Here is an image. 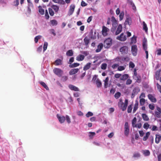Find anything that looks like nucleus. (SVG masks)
Segmentation results:
<instances>
[{"instance_id": "obj_1", "label": "nucleus", "mask_w": 161, "mask_h": 161, "mask_svg": "<svg viewBox=\"0 0 161 161\" xmlns=\"http://www.w3.org/2000/svg\"><path fill=\"white\" fill-rule=\"evenodd\" d=\"M128 104V100L126 99L125 103L123 102V100L121 98L119 99V101L118 103L119 107L122 110V111H125L127 108Z\"/></svg>"}, {"instance_id": "obj_2", "label": "nucleus", "mask_w": 161, "mask_h": 161, "mask_svg": "<svg viewBox=\"0 0 161 161\" xmlns=\"http://www.w3.org/2000/svg\"><path fill=\"white\" fill-rule=\"evenodd\" d=\"M111 21L112 22V27L111 28V31L114 32L115 31L118 25V23L114 16L112 17Z\"/></svg>"}, {"instance_id": "obj_3", "label": "nucleus", "mask_w": 161, "mask_h": 161, "mask_svg": "<svg viewBox=\"0 0 161 161\" xmlns=\"http://www.w3.org/2000/svg\"><path fill=\"white\" fill-rule=\"evenodd\" d=\"M112 39L110 38L106 39L104 42V46L105 48H108L109 47L112 45Z\"/></svg>"}, {"instance_id": "obj_4", "label": "nucleus", "mask_w": 161, "mask_h": 161, "mask_svg": "<svg viewBox=\"0 0 161 161\" xmlns=\"http://www.w3.org/2000/svg\"><path fill=\"white\" fill-rule=\"evenodd\" d=\"M54 73L59 77L62 76L63 73V71L61 69L58 68H55L53 69Z\"/></svg>"}, {"instance_id": "obj_5", "label": "nucleus", "mask_w": 161, "mask_h": 161, "mask_svg": "<svg viewBox=\"0 0 161 161\" xmlns=\"http://www.w3.org/2000/svg\"><path fill=\"white\" fill-rule=\"evenodd\" d=\"M129 133V126L128 123L127 122H126L125 124V135L127 136Z\"/></svg>"}, {"instance_id": "obj_6", "label": "nucleus", "mask_w": 161, "mask_h": 161, "mask_svg": "<svg viewBox=\"0 0 161 161\" xmlns=\"http://www.w3.org/2000/svg\"><path fill=\"white\" fill-rule=\"evenodd\" d=\"M131 51L133 56H136L137 51V46L136 45H133L131 46Z\"/></svg>"}, {"instance_id": "obj_7", "label": "nucleus", "mask_w": 161, "mask_h": 161, "mask_svg": "<svg viewBox=\"0 0 161 161\" xmlns=\"http://www.w3.org/2000/svg\"><path fill=\"white\" fill-rule=\"evenodd\" d=\"M119 51L122 54H127L128 52V47L126 46H123L120 48Z\"/></svg>"}, {"instance_id": "obj_8", "label": "nucleus", "mask_w": 161, "mask_h": 161, "mask_svg": "<svg viewBox=\"0 0 161 161\" xmlns=\"http://www.w3.org/2000/svg\"><path fill=\"white\" fill-rule=\"evenodd\" d=\"M161 108L158 107H157V111L155 112V116L158 118H160L161 117Z\"/></svg>"}, {"instance_id": "obj_9", "label": "nucleus", "mask_w": 161, "mask_h": 161, "mask_svg": "<svg viewBox=\"0 0 161 161\" xmlns=\"http://www.w3.org/2000/svg\"><path fill=\"white\" fill-rule=\"evenodd\" d=\"M109 31V29L104 26L102 27V34L104 36H106L108 35L107 32Z\"/></svg>"}, {"instance_id": "obj_10", "label": "nucleus", "mask_w": 161, "mask_h": 161, "mask_svg": "<svg viewBox=\"0 0 161 161\" xmlns=\"http://www.w3.org/2000/svg\"><path fill=\"white\" fill-rule=\"evenodd\" d=\"M116 39L121 41H125L126 39V37L125 35H124V33H122L120 36L117 37Z\"/></svg>"}, {"instance_id": "obj_11", "label": "nucleus", "mask_w": 161, "mask_h": 161, "mask_svg": "<svg viewBox=\"0 0 161 161\" xmlns=\"http://www.w3.org/2000/svg\"><path fill=\"white\" fill-rule=\"evenodd\" d=\"M140 89L138 87H136L133 89L131 94V97L133 98L135 95L137 94L139 92Z\"/></svg>"}, {"instance_id": "obj_12", "label": "nucleus", "mask_w": 161, "mask_h": 161, "mask_svg": "<svg viewBox=\"0 0 161 161\" xmlns=\"http://www.w3.org/2000/svg\"><path fill=\"white\" fill-rule=\"evenodd\" d=\"M75 8V6L74 4H72L70 5L68 12V15H70L73 14Z\"/></svg>"}, {"instance_id": "obj_13", "label": "nucleus", "mask_w": 161, "mask_h": 161, "mask_svg": "<svg viewBox=\"0 0 161 161\" xmlns=\"http://www.w3.org/2000/svg\"><path fill=\"white\" fill-rule=\"evenodd\" d=\"M69 88L71 90L75 91H79V89L77 87L71 85L69 84L68 86Z\"/></svg>"}, {"instance_id": "obj_14", "label": "nucleus", "mask_w": 161, "mask_h": 161, "mask_svg": "<svg viewBox=\"0 0 161 161\" xmlns=\"http://www.w3.org/2000/svg\"><path fill=\"white\" fill-rule=\"evenodd\" d=\"M122 26L121 24H119L117 28V30L115 32V35H118L122 31Z\"/></svg>"}, {"instance_id": "obj_15", "label": "nucleus", "mask_w": 161, "mask_h": 161, "mask_svg": "<svg viewBox=\"0 0 161 161\" xmlns=\"http://www.w3.org/2000/svg\"><path fill=\"white\" fill-rule=\"evenodd\" d=\"M57 116L59 122L61 123H64L65 120V118L64 116H60L58 114H57Z\"/></svg>"}, {"instance_id": "obj_16", "label": "nucleus", "mask_w": 161, "mask_h": 161, "mask_svg": "<svg viewBox=\"0 0 161 161\" xmlns=\"http://www.w3.org/2000/svg\"><path fill=\"white\" fill-rule=\"evenodd\" d=\"M148 97L149 100L153 102L156 103L157 101L156 99L152 94H149L148 95Z\"/></svg>"}, {"instance_id": "obj_17", "label": "nucleus", "mask_w": 161, "mask_h": 161, "mask_svg": "<svg viewBox=\"0 0 161 161\" xmlns=\"http://www.w3.org/2000/svg\"><path fill=\"white\" fill-rule=\"evenodd\" d=\"M103 47V44L102 43H100L97 46V48L96 50V52L98 53L100 52Z\"/></svg>"}, {"instance_id": "obj_18", "label": "nucleus", "mask_w": 161, "mask_h": 161, "mask_svg": "<svg viewBox=\"0 0 161 161\" xmlns=\"http://www.w3.org/2000/svg\"><path fill=\"white\" fill-rule=\"evenodd\" d=\"M79 69H74L70 70L69 72V74L70 75H72L76 73Z\"/></svg>"}, {"instance_id": "obj_19", "label": "nucleus", "mask_w": 161, "mask_h": 161, "mask_svg": "<svg viewBox=\"0 0 161 161\" xmlns=\"http://www.w3.org/2000/svg\"><path fill=\"white\" fill-rule=\"evenodd\" d=\"M161 140V136L159 135L156 134V135L155 137V142L156 143L158 144V143L160 140Z\"/></svg>"}, {"instance_id": "obj_20", "label": "nucleus", "mask_w": 161, "mask_h": 161, "mask_svg": "<svg viewBox=\"0 0 161 161\" xmlns=\"http://www.w3.org/2000/svg\"><path fill=\"white\" fill-rule=\"evenodd\" d=\"M54 64L56 66L61 65L62 64V60L60 59H57L55 61Z\"/></svg>"}, {"instance_id": "obj_21", "label": "nucleus", "mask_w": 161, "mask_h": 161, "mask_svg": "<svg viewBox=\"0 0 161 161\" xmlns=\"http://www.w3.org/2000/svg\"><path fill=\"white\" fill-rule=\"evenodd\" d=\"M85 56L84 55L80 54L76 57V60L78 61H82L84 58Z\"/></svg>"}, {"instance_id": "obj_22", "label": "nucleus", "mask_w": 161, "mask_h": 161, "mask_svg": "<svg viewBox=\"0 0 161 161\" xmlns=\"http://www.w3.org/2000/svg\"><path fill=\"white\" fill-rule=\"evenodd\" d=\"M121 76L120 78V80H125L129 77V75L127 74L123 75Z\"/></svg>"}, {"instance_id": "obj_23", "label": "nucleus", "mask_w": 161, "mask_h": 161, "mask_svg": "<svg viewBox=\"0 0 161 161\" xmlns=\"http://www.w3.org/2000/svg\"><path fill=\"white\" fill-rule=\"evenodd\" d=\"M138 102L137 101H136L134 105V106L133 110V113H135L138 108Z\"/></svg>"}, {"instance_id": "obj_24", "label": "nucleus", "mask_w": 161, "mask_h": 161, "mask_svg": "<svg viewBox=\"0 0 161 161\" xmlns=\"http://www.w3.org/2000/svg\"><path fill=\"white\" fill-rule=\"evenodd\" d=\"M51 7L54 10L55 13H57L59 10V7L58 6L52 5Z\"/></svg>"}, {"instance_id": "obj_25", "label": "nucleus", "mask_w": 161, "mask_h": 161, "mask_svg": "<svg viewBox=\"0 0 161 161\" xmlns=\"http://www.w3.org/2000/svg\"><path fill=\"white\" fill-rule=\"evenodd\" d=\"M96 84L98 88L102 86V83L98 78H97L96 81Z\"/></svg>"}, {"instance_id": "obj_26", "label": "nucleus", "mask_w": 161, "mask_h": 161, "mask_svg": "<svg viewBox=\"0 0 161 161\" xmlns=\"http://www.w3.org/2000/svg\"><path fill=\"white\" fill-rule=\"evenodd\" d=\"M84 42L85 43V45L87 46L90 42V39L87 37L86 36L84 39Z\"/></svg>"}, {"instance_id": "obj_27", "label": "nucleus", "mask_w": 161, "mask_h": 161, "mask_svg": "<svg viewBox=\"0 0 161 161\" xmlns=\"http://www.w3.org/2000/svg\"><path fill=\"white\" fill-rule=\"evenodd\" d=\"M91 63H87L83 67V70H86L89 69L91 67Z\"/></svg>"}, {"instance_id": "obj_28", "label": "nucleus", "mask_w": 161, "mask_h": 161, "mask_svg": "<svg viewBox=\"0 0 161 161\" xmlns=\"http://www.w3.org/2000/svg\"><path fill=\"white\" fill-rule=\"evenodd\" d=\"M66 55L68 56H71L73 55V52L72 50H69L66 53Z\"/></svg>"}, {"instance_id": "obj_29", "label": "nucleus", "mask_w": 161, "mask_h": 161, "mask_svg": "<svg viewBox=\"0 0 161 161\" xmlns=\"http://www.w3.org/2000/svg\"><path fill=\"white\" fill-rule=\"evenodd\" d=\"M39 83L47 90H49V88L46 85L45 82L42 81H41L39 82Z\"/></svg>"}, {"instance_id": "obj_30", "label": "nucleus", "mask_w": 161, "mask_h": 161, "mask_svg": "<svg viewBox=\"0 0 161 161\" xmlns=\"http://www.w3.org/2000/svg\"><path fill=\"white\" fill-rule=\"evenodd\" d=\"M38 8L39 13L42 15L44 14V10L42 8V7L40 6L38 7Z\"/></svg>"}, {"instance_id": "obj_31", "label": "nucleus", "mask_w": 161, "mask_h": 161, "mask_svg": "<svg viewBox=\"0 0 161 161\" xmlns=\"http://www.w3.org/2000/svg\"><path fill=\"white\" fill-rule=\"evenodd\" d=\"M109 80V78L108 77H107L106 78L105 80H104V87L105 88H107L108 87V82Z\"/></svg>"}, {"instance_id": "obj_32", "label": "nucleus", "mask_w": 161, "mask_h": 161, "mask_svg": "<svg viewBox=\"0 0 161 161\" xmlns=\"http://www.w3.org/2000/svg\"><path fill=\"white\" fill-rule=\"evenodd\" d=\"M53 1L55 3L61 4H64L65 3V2L63 0H53Z\"/></svg>"}, {"instance_id": "obj_33", "label": "nucleus", "mask_w": 161, "mask_h": 161, "mask_svg": "<svg viewBox=\"0 0 161 161\" xmlns=\"http://www.w3.org/2000/svg\"><path fill=\"white\" fill-rule=\"evenodd\" d=\"M132 23V21L130 18H127L126 19L125 23V24H128L129 25H130Z\"/></svg>"}, {"instance_id": "obj_34", "label": "nucleus", "mask_w": 161, "mask_h": 161, "mask_svg": "<svg viewBox=\"0 0 161 161\" xmlns=\"http://www.w3.org/2000/svg\"><path fill=\"white\" fill-rule=\"evenodd\" d=\"M142 116L144 120L147 121L149 119L147 116L145 114H142Z\"/></svg>"}, {"instance_id": "obj_35", "label": "nucleus", "mask_w": 161, "mask_h": 161, "mask_svg": "<svg viewBox=\"0 0 161 161\" xmlns=\"http://www.w3.org/2000/svg\"><path fill=\"white\" fill-rule=\"evenodd\" d=\"M150 135V133L149 132H147L146 134V135L143 138V140L144 141H146L147 138H148L149 136Z\"/></svg>"}, {"instance_id": "obj_36", "label": "nucleus", "mask_w": 161, "mask_h": 161, "mask_svg": "<svg viewBox=\"0 0 161 161\" xmlns=\"http://www.w3.org/2000/svg\"><path fill=\"white\" fill-rule=\"evenodd\" d=\"M80 64L78 63H74L72 64H70L69 66L70 68H74L79 66Z\"/></svg>"}, {"instance_id": "obj_37", "label": "nucleus", "mask_w": 161, "mask_h": 161, "mask_svg": "<svg viewBox=\"0 0 161 161\" xmlns=\"http://www.w3.org/2000/svg\"><path fill=\"white\" fill-rule=\"evenodd\" d=\"M145 103V100L143 98H141L140 100V104L141 106L144 105Z\"/></svg>"}, {"instance_id": "obj_38", "label": "nucleus", "mask_w": 161, "mask_h": 161, "mask_svg": "<svg viewBox=\"0 0 161 161\" xmlns=\"http://www.w3.org/2000/svg\"><path fill=\"white\" fill-rule=\"evenodd\" d=\"M143 29L145 32H147L148 30V28L147 26V24L145 23L144 21L143 22Z\"/></svg>"}, {"instance_id": "obj_39", "label": "nucleus", "mask_w": 161, "mask_h": 161, "mask_svg": "<svg viewBox=\"0 0 161 161\" xmlns=\"http://www.w3.org/2000/svg\"><path fill=\"white\" fill-rule=\"evenodd\" d=\"M137 119L136 117H135L132 119V126L133 128H134V126L136 125Z\"/></svg>"}, {"instance_id": "obj_40", "label": "nucleus", "mask_w": 161, "mask_h": 161, "mask_svg": "<svg viewBox=\"0 0 161 161\" xmlns=\"http://www.w3.org/2000/svg\"><path fill=\"white\" fill-rule=\"evenodd\" d=\"M143 154L145 156H148L150 155V152L148 150H144L143 151Z\"/></svg>"}, {"instance_id": "obj_41", "label": "nucleus", "mask_w": 161, "mask_h": 161, "mask_svg": "<svg viewBox=\"0 0 161 161\" xmlns=\"http://www.w3.org/2000/svg\"><path fill=\"white\" fill-rule=\"evenodd\" d=\"M42 37V36L40 35L37 36H36L34 39V41L36 43L38 42V41L39 39H40Z\"/></svg>"}, {"instance_id": "obj_42", "label": "nucleus", "mask_w": 161, "mask_h": 161, "mask_svg": "<svg viewBox=\"0 0 161 161\" xmlns=\"http://www.w3.org/2000/svg\"><path fill=\"white\" fill-rule=\"evenodd\" d=\"M136 36H133L131 39V43H135L136 42Z\"/></svg>"}, {"instance_id": "obj_43", "label": "nucleus", "mask_w": 161, "mask_h": 161, "mask_svg": "<svg viewBox=\"0 0 161 161\" xmlns=\"http://www.w3.org/2000/svg\"><path fill=\"white\" fill-rule=\"evenodd\" d=\"M48 11L50 15L51 16H53L54 14V12L53 9L52 8H49Z\"/></svg>"}, {"instance_id": "obj_44", "label": "nucleus", "mask_w": 161, "mask_h": 161, "mask_svg": "<svg viewBox=\"0 0 161 161\" xmlns=\"http://www.w3.org/2000/svg\"><path fill=\"white\" fill-rule=\"evenodd\" d=\"M51 23L52 25H56L57 24V22L55 19H53V20H51Z\"/></svg>"}, {"instance_id": "obj_45", "label": "nucleus", "mask_w": 161, "mask_h": 161, "mask_svg": "<svg viewBox=\"0 0 161 161\" xmlns=\"http://www.w3.org/2000/svg\"><path fill=\"white\" fill-rule=\"evenodd\" d=\"M160 70L157 71L155 73L156 75V78L157 80H158L159 79V75L160 73Z\"/></svg>"}, {"instance_id": "obj_46", "label": "nucleus", "mask_w": 161, "mask_h": 161, "mask_svg": "<svg viewBox=\"0 0 161 161\" xmlns=\"http://www.w3.org/2000/svg\"><path fill=\"white\" fill-rule=\"evenodd\" d=\"M120 96L121 93L120 92H118L115 94L114 96L115 98H116V99H118L119 97Z\"/></svg>"}, {"instance_id": "obj_47", "label": "nucleus", "mask_w": 161, "mask_h": 161, "mask_svg": "<svg viewBox=\"0 0 161 161\" xmlns=\"http://www.w3.org/2000/svg\"><path fill=\"white\" fill-rule=\"evenodd\" d=\"M132 104H131L128 106L127 108V112L128 113H130L132 111Z\"/></svg>"}, {"instance_id": "obj_48", "label": "nucleus", "mask_w": 161, "mask_h": 161, "mask_svg": "<svg viewBox=\"0 0 161 161\" xmlns=\"http://www.w3.org/2000/svg\"><path fill=\"white\" fill-rule=\"evenodd\" d=\"M107 64L106 63H103L101 65V68L102 69L105 70L107 68Z\"/></svg>"}, {"instance_id": "obj_49", "label": "nucleus", "mask_w": 161, "mask_h": 161, "mask_svg": "<svg viewBox=\"0 0 161 161\" xmlns=\"http://www.w3.org/2000/svg\"><path fill=\"white\" fill-rule=\"evenodd\" d=\"M47 46L48 43L46 42H44L43 47L44 52L46 51V50L47 49Z\"/></svg>"}, {"instance_id": "obj_50", "label": "nucleus", "mask_w": 161, "mask_h": 161, "mask_svg": "<svg viewBox=\"0 0 161 161\" xmlns=\"http://www.w3.org/2000/svg\"><path fill=\"white\" fill-rule=\"evenodd\" d=\"M129 3L131 5L133 9L135 10L136 9V7L133 2L132 1H130L129 2Z\"/></svg>"}, {"instance_id": "obj_51", "label": "nucleus", "mask_w": 161, "mask_h": 161, "mask_svg": "<svg viewBox=\"0 0 161 161\" xmlns=\"http://www.w3.org/2000/svg\"><path fill=\"white\" fill-rule=\"evenodd\" d=\"M93 115V114L91 112H88L87 114H86V116L88 118L90 116H92Z\"/></svg>"}, {"instance_id": "obj_52", "label": "nucleus", "mask_w": 161, "mask_h": 161, "mask_svg": "<svg viewBox=\"0 0 161 161\" xmlns=\"http://www.w3.org/2000/svg\"><path fill=\"white\" fill-rule=\"evenodd\" d=\"M149 125L147 123H146L144 124L143 127L144 129L147 130L149 128Z\"/></svg>"}, {"instance_id": "obj_53", "label": "nucleus", "mask_w": 161, "mask_h": 161, "mask_svg": "<svg viewBox=\"0 0 161 161\" xmlns=\"http://www.w3.org/2000/svg\"><path fill=\"white\" fill-rule=\"evenodd\" d=\"M124 14L123 12H122L120 13V14L119 15L120 20H121L123 19Z\"/></svg>"}, {"instance_id": "obj_54", "label": "nucleus", "mask_w": 161, "mask_h": 161, "mask_svg": "<svg viewBox=\"0 0 161 161\" xmlns=\"http://www.w3.org/2000/svg\"><path fill=\"white\" fill-rule=\"evenodd\" d=\"M125 69V67L122 66H118V70L119 71H122L124 70Z\"/></svg>"}, {"instance_id": "obj_55", "label": "nucleus", "mask_w": 161, "mask_h": 161, "mask_svg": "<svg viewBox=\"0 0 161 161\" xmlns=\"http://www.w3.org/2000/svg\"><path fill=\"white\" fill-rule=\"evenodd\" d=\"M140 156V155L139 153H135L133 154V158H139Z\"/></svg>"}, {"instance_id": "obj_56", "label": "nucleus", "mask_w": 161, "mask_h": 161, "mask_svg": "<svg viewBox=\"0 0 161 161\" xmlns=\"http://www.w3.org/2000/svg\"><path fill=\"white\" fill-rule=\"evenodd\" d=\"M45 17L47 19H48L49 18V16L47 10H45Z\"/></svg>"}, {"instance_id": "obj_57", "label": "nucleus", "mask_w": 161, "mask_h": 161, "mask_svg": "<svg viewBox=\"0 0 161 161\" xmlns=\"http://www.w3.org/2000/svg\"><path fill=\"white\" fill-rule=\"evenodd\" d=\"M157 87V89L161 93V86L158 83L156 84Z\"/></svg>"}, {"instance_id": "obj_58", "label": "nucleus", "mask_w": 161, "mask_h": 161, "mask_svg": "<svg viewBox=\"0 0 161 161\" xmlns=\"http://www.w3.org/2000/svg\"><path fill=\"white\" fill-rule=\"evenodd\" d=\"M68 79V77L66 76H63L62 77L61 80L63 81H65L67 80Z\"/></svg>"}, {"instance_id": "obj_59", "label": "nucleus", "mask_w": 161, "mask_h": 161, "mask_svg": "<svg viewBox=\"0 0 161 161\" xmlns=\"http://www.w3.org/2000/svg\"><path fill=\"white\" fill-rule=\"evenodd\" d=\"M149 108L152 110H154V108H155V107H154V104H149Z\"/></svg>"}, {"instance_id": "obj_60", "label": "nucleus", "mask_w": 161, "mask_h": 161, "mask_svg": "<svg viewBox=\"0 0 161 161\" xmlns=\"http://www.w3.org/2000/svg\"><path fill=\"white\" fill-rule=\"evenodd\" d=\"M42 46L41 45L38 47L37 49V52L40 53L42 51Z\"/></svg>"}, {"instance_id": "obj_61", "label": "nucleus", "mask_w": 161, "mask_h": 161, "mask_svg": "<svg viewBox=\"0 0 161 161\" xmlns=\"http://www.w3.org/2000/svg\"><path fill=\"white\" fill-rule=\"evenodd\" d=\"M134 67V64L132 62H130L129 63V67L133 68Z\"/></svg>"}, {"instance_id": "obj_62", "label": "nucleus", "mask_w": 161, "mask_h": 161, "mask_svg": "<svg viewBox=\"0 0 161 161\" xmlns=\"http://www.w3.org/2000/svg\"><path fill=\"white\" fill-rule=\"evenodd\" d=\"M122 75L121 74L117 73L114 75V77L116 78H120Z\"/></svg>"}, {"instance_id": "obj_63", "label": "nucleus", "mask_w": 161, "mask_h": 161, "mask_svg": "<svg viewBox=\"0 0 161 161\" xmlns=\"http://www.w3.org/2000/svg\"><path fill=\"white\" fill-rule=\"evenodd\" d=\"M132 81L130 79H128L126 81V85H130L132 83Z\"/></svg>"}, {"instance_id": "obj_64", "label": "nucleus", "mask_w": 161, "mask_h": 161, "mask_svg": "<svg viewBox=\"0 0 161 161\" xmlns=\"http://www.w3.org/2000/svg\"><path fill=\"white\" fill-rule=\"evenodd\" d=\"M158 55H161V48H159L157 51Z\"/></svg>"}]
</instances>
